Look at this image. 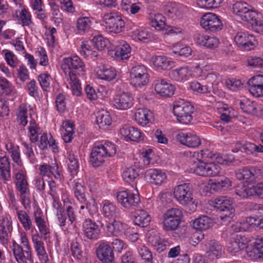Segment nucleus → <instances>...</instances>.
I'll use <instances>...</instances> for the list:
<instances>
[{
  "label": "nucleus",
  "instance_id": "nucleus-44",
  "mask_svg": "<svg viewBox=\"0 0 263 263\" xmlns=\"http://www.w3.org/2000/svg\"><path fill=\"white\" fill-rule=\"evenodd\" d=\"M258 173H259V170H256L254 167L250 168H242L239 169L236 173V177L239 180H251L256 177Z\"/></svg>",
  "mask_w": 263,
  "mask_h": 263
},
{
  "label": "nucleus",
  "instance_id": "nucleus-11",
  "mask_svg": "<svg viewBox=\"0 0 263 263\" xmlns=\"http://www.w3.org/2000/svg\"><path fill=\"white\" fill-rule=\"evenodd\" d=\"M116 198L118 202L126 209L137 206L140 202L139 196L129 190L118 192L117 193Z\"/></svg>",
  "mask_w": 263,
  "mask_h": 263
},
{
  "label": "nucleus",
  "instance_id": "nucleus-1",
  "mask_svg": "<svg viewBox=\"0 0 263 263\" xmlns=\"http://www.w3.org/2000/svg\"><path fill=\"white\" fill-rule=\"evenodd\" d=\"M61 68L67 77V87H70L72 93L80 96L82 89L79 80L71 70H78L79 75H83L85 71V65L77 55L64 58L61 62Z\"/></svg>",
  "mask_w": 263,
  "mask_h": 263
},
{
  "label": "nucleus",
  "instance_id": "nucleus-14",
  "mask_svg": "<svg viewBox=\"0 0 263 263\" xmlns=\"http://www.w3.org/2000/svg\"><path fill=\"white\" fill-rule=\"evenodd\" d=\"M84 236L89 239L97 240L100 235L102 224L99 225L90 218L85 219L82 223Z\"/></svg>",
  "mask_w": 263,
  "mask_h": 263
},
{
  "label": "nucleus",
  "instance_id": "nucleus-60",
  "mask_svg": "<svg viewBox=\"0 0 263 263\" xmlns=\"http://www.w3.org/2000/svg\"><path fill=\"white\" fill-rule=\"evenodd\" d=\"M92 43L98 50H102L109 45V41L102 35H98L94 36Z\"/></svg>",
  "mask_w": 263,
  "mask_h": 263
},
{
  "label": "nucleus",
  "instance_id": "nucleus-5",
  "mask_svg": "<svg viewBox=\"0 0 263 263\" xmlns=\"http://www.w3.org/2000/svg\"><path fill=\"white\" fill-rule=\"evenodd\" d=\"M173 195L175 199L182 206L195 203V200L193 197V190L190 183H184L175 186Z\"/></svg>",
  "mask_w": 263,
  "mask_h": 263
},
{
  "label": "nucleus",
  "instance_id": "nucleus-52",
  "mask_svg": "<svg viewBox=\"0 0 263 263\" xmlns=\"http://www.w3.org/2000/svg\"><path fill=\"white\" fill-rule=\"evenodd\" d=\"M232 186V181L227 177H223L220 180L213 182L211 184V189L216 192L224 191Z\"/></svg>",
  "mask_w": 263,
  "mask_h": 263
},
{
  "label": "nucleus",
  "instance_id": "nucleus-12",
  "mask_svg": "<svg viewBox=\"0 0 263 263\" xmlns=\"http://www.w3.org/2000/svg\"><path fill=\"white\" fill-rule=\"evenodd\" d=\"M145 180L152 184L160 186L167 180L165 172L158 168H150L145 171L144 174Z\"/></svg>",
  "mask_w": 263,
  "mask_h": 263
},
{
  "label": "nucleus",
  "instance_id": "nucleus-26",
  "mask_svg": "<svg viewBox=\"0 0 263 263\" xmlns=\"http://www.w3.org/2000/svg\"><path fill=\"white\" fill-rule=\"evenodd\" d=\"M39 170L43 176L51 178L53 177L57 180H61V174L57 163H52L51 165L43 164L40 166Z\"/></svg>",
  "mask_w": 263,
  "mask_h": 263
},
{
  "label": "nucleus",
  "instance_id": "nucleus-48",
  "mask_svg": "<svg viewBox=\"0 0 263 263\" xmlns=\"http://www.w3.org/2000/svg\"><path fill=\"white\" fill-rule=\"evenodd\" d=\"M131 34L134 39L143 42H148L152 36V34L149 28L136 29L133 31Z\"/></svg>",
  "mask_w": 263,
  "mask_h": 263
},
{
  "label": "nucleus",
  "instance_id": "nucleus-35",
  "mask_svg": "<svg viewBox=\"0 0 263 263\" xmlns=\"http://www.w3.org/2000/svg\"><path fill=\"white\" fill-rule=\"evenodd\" d=\"M170 77L178 82H185L191 77L190 67H181L171 70L169 73Z\"/></svg>",
  "mask_w": 263,
  "mask_h": 263
},
{
  "label": "nucleus",
  "instance_id": "nucleus-20",
  "mask_svg": "<svg viewBox=\"0 0 263 263\" xmlns=\"http://www.w3.org/2000/svg\"><path fill=\"white\" fill-rule=\"evenodd\" d=\"M240 107L243 112L257 117L263 115V105L250 100L245 99L240 102Z\"/></svg>",
  "mask_w": 263,
  "mask_h": 263
},
{
  "label": "nucleus",
  "instance_id": "nucleus-51",
  "mask_svg": "<svg viewBox=\"0 0 263 263\" xmlns=\"http://www.w3.org/2000/svg\"><path fill=\"white\" fill-rule=\"evenodd\" d=\"M16 215L18 219L26 231L33 229V226L29 214L24 210L16 211Z\"/></svg>",
  "mask_w": 263,
  "mask_h": 263
},
{
  "label": "nucleus",
  "instance_id": "nucleus-64",
  "mask_svg": "<svg viewBox=\"0 0 263 263\" xmlns=\"http://www.w3.org/2000/svg\"><path fill=\"white\" fill-rule=\"evenodd\" d=\"M28 110L26 106L21 105L18 108L17 119L20 124L25 126L28 122Z\"/></svg>",
  "mask_w": 263,
  "mask_h": 263
},
{
  "label": "nucleus",
  "instance_id": "nucleus-42",
  "mask_svg": "<svg viewBox=\"0 0 263 263\" xmlns=\"http://www.w3.org/2000/svg\"><path fill=\"white\" fill-rule=\"evenodd\" d=\"M213 225L212 220L206 216H200L192 221L193 228L200 231L209 229Z\"/></svg>",
  "mask_w": 263,
  "mask_h": 263
},
{
  "label": "nucleus",
  "instance_id": "nucleus-27",
  "mask_svg": "<svg viewBox=\"0 0 263 263\" xmlns=\"http://www.w3.org/2000/svg\"><path fill=\"white\" fill-rule=\"evenodd\" d=\"M96 252L98 257L104 263H110L114 258L112 250L106 243H101Z\"/></svg>",
  "mask_w": 263,
  "mask_h": 263
},
{
  "label": "nucleus",
  "instance_id": "nucleus-43",
  "mask_svg": "<svg viewBox=\"0 0 263 263\" xmlns=\"http://www.w3.org/2000/svg\"><path fill=\"white\" fill-rule=\"evenodd\" d=\"M233 200L228 196H219L211 201V205L219 211L233 206Z\"/></svg>",
  "mask_w": 263,
  "mask_h": 263
},
{
  "label": "nucleus",
  "instance_id": "nucleus-3",
  "mask_svg": "<svg viewBox=\"0 0 263 263\" xmlns=\"http://www.w3.org/2000/svg\"><path fill=\"white\" fill-rule=\"evenodd\" d=\"M117 148L115 144L109 141L104 143L96 144L92 148L90 162L94 167L101 165L106 158L115 155Z\"/></svg>",
  "mask_w": 263,
  "mask_h": 263
},
{
  "label": "nucleus",
  "instance_id": "nucleus-22",
  "mask_svg": "<svg viewBox=\"0 0 263 263\" xmlns=\"http://www.w3.org/2000/svg\"><path fill=\"white\" fill-rule=\"evenodd\" d=\"M250 93L256 98L263 97V75L257 74L248 81Z\"/></svg>",
  "mask_w": 263,
  "mask_h": 263
},
{
  "label": "nucleus",
  "instance_id": "nucleus-2",
  "mask_svg": "<svg viewBox=\"0 0 263 263\" xmlns=\"http://www.w3.org/2000/svg\"><path fill=\"white\" fill-rule=\"evenodd\" d=\"M233 12L241 20L251 24L257 32L263 34V14L251 9L248 4L238 2L232 7Z\"/></svg>",
  "mask_w": 263,
  "mask_h": 263
},
{
  "label": "nucleus",
  "instance_id": "nucleus-23",
  "mask_svg": "<svg viewBox=\"0 0 263 263\" xmlns=\"http://www.w3.org/2000/svg\"><path fill=\"white\" fill-rule=\"evenodd\" d=\"M12 250L14 257L18 263H26L27 261L31 260V249L24 248L13 240Z\"/></svg>",
  "mask_w": 263,
  "mask_h": 263
},
{
  "label": "nucleus",
  "instance_id": "nucleus-37",
  "mask_svg": "<svg viewBox=\"0 0 263 263\" xmlns=\"http://www.w3.org/2000/svg\"><path fill=\"white\" fill-rule=\"evenodd\" d=\"M218 112L220 114V119L228 122L237 116V112L227 104H218L217 107Z\"/></svg>",
  "mask_w": 263,
  "mask_h": 263
},
{
  "label": "nucleus",
  "instance_id": "nucleus-53",
  "mask_svg": "<svg viewBox=\"0 0 263 263\" xmlns=\"http://www.w3.org/2000/svg\"><path fill=\"white\" fill-rule=\"evenodd\" d=\"M235 193L237 195L242 198H247L255 194V192L253 189V184L251 183L238 187L235 190Z\"/></svg>",
  "mask_w": 263,
  "mask_h": 263
},
{
  "label": "nucleus",
  "instance_id": "nucleus-30",
  "mask_svg": "<svg viewBox=\"0 0 263 263\" xmlns=\"http://www.w3.org/2000/svg\"><path fill=\"white\" fill-rule=\"evenodd\" d=\"M31 238L34 248L36 252L39 259L42 262L46 263L48 260V255L42 238L38 234H33Z\"/></svg>",
  "mask_w": 263,
  "mask_h": 263
},
{
  "label": "nucleus",
  "instance_id": "nucleus-24",
  "mask_svg": "<svg viewBox=\"0 0 263 263\" xmlns=\"http://www.w3.org/2000/svg\"><path fill=\"white\" fill-rule=\"evenodd\" d=\"M151 63L157 70H166L174 66V62L163 55H154L151 58Z\"/></svg>",
  "mask_w": 263,
  "mask_h": 263
},
{
  "label": "nucleus",
  "instance_id": "nucleus-47",
  "mask_svg": "<svg viewBox=\"0 0 263 263\" xmlns=\"http://www.w3.org/2000/svg\"><path fill=\"white\" fill-rule=\"evenodd\" d=\"M72 185L74 196L80 202H84L86 200L85 187L82 180L80 179L74 180Z\"/></svg>",
  "mask_w": 263,
  "mask_h": 263
},
{
  "label": "nucleus",
  "instance_id": "nucleus-45",
  "mask_svg": "<svg viewBox=\"0 0 263 263\" xmlns=\"http://www.w3.org/2000/svg\"><path fill=\"white\" fill-rule=\"evenodd\" d=\"M106 227L108 232L117 236L124 234L127 225L120 221L114 220L112 222H107Z\"/></svg>",
  "mask_w": 263,
  "mask_h": 263
},
{
  "label": "nucleus",
  "instance_id": "nucleus-50",
  "mask_svg": "<svg viewBox=\"0 0 263 263\" xmlns=\"http://www.w3.org/2000/svg\"><path fill=\"white\" fill-rule=\"evenodd\" d=\"M151 25L157 30H162L165 29V18L159 13L152 14L149 18Z\"/></svg>",
  "mask_w": 263,
  "mask_h": 263
},
{
  "label": "nucleus",
  "instance_id": "nucleus-7",
  "mask_svg": "<svg viewBox=\"0 0 263 263\" xmlns=\"http://www.w3.org/2000/svg\"><path fill=\"white\" fill-rule=\"evenodd\" d=\"M194 107L191 104L183 100L178 101L173 107V112L178 122L187 124L192 120Z\"/></svg>",
  "mask_w": 263,
  "mask_h": 263
},
{
  "label": "nucleus",
  "instance_id": "nucleus-32",
  "mask_svg": "<svg viewBox=\"0 0 263 263\" xmlns=\"http://www.w3.org/2000/svg\"><path fill=\"white\" fill-rule=\"evenodd\" d=\"M134 117L135 121L139 125L145 126L151 122L153 116L152 112L149 109L140 108L137 109Z\"/></svg>",
  "mask_w": 263,
  "mask_h": 263
},
{
  "label": "nucleus",
  "instance_id": "nucleus-61",
  "mask_svg": "<svg viewBox=\"0 0 263 263\" xmlns=\"http://www.w3.org/2000/svg\"><path fill=\"white\" fill-rule=\"evenodd\" d=\"M82 204L80 208V212L86 209L88 211L90 215H92L96 213L98 211V206L96 201L94 199H92L90 201L86 202V200L84 202H81Z\"/></svg>",
  "mask_w": 263,
  "mask_h": 263
},
{
  "label": "nucleus",
  "instance_id": "nucleus-33",
  "mask_svg": "<svg viewBox=\"0 0 263 263\" xmlns=\"http://www.w3.org/2000/svg\"><path fill=\"white\" fill-rule=\"evenodd\" d=\"M5 149L6 153L10 156L13 161L17 165L21 166L22 162L19 146L11 141H7L5 142Z\"/></svg>",
  "mask_w": 263,
  "mask_h": 263
},
{
  "label": "nucleus",
  "instance_id": "nucleus-46",
  "mask_svg": "<svg viewBox=\"0 0 263 263\" xmlns=\"http://www.w3.org/2000/svg\"><path fill=\"white\" fill-rule=\"evenodd\" d=\"M96 122L99 128L105 129L111 124L112 119L108 111L102 110L97 112Z\"/></svg>",
  "mask_w": 263,
  "mask_h": 263
},
{
  "label": "nucleus",
  "instance_id": "nucleus-6",
  "mask_svg": "<svg viewBox=\"0 0 263 263\" xmlns=\"http://www.w3.org/2000/svg\"><path fill=\"white\" fill-rule=\"evenodd\" d=\"M130 83L136 88H141L149 82V75L147 68L143 65L133 67L130 71Z\"/></svg>",
  "mask_w": 263,
  "mask_h": 263
},
{
  "label": "nucleus",
  "instance_id": "nucleus-38",
  "mask_svg": "<svg viewBox=\"0 0 263 263\" xmlns=\"http://www.w3.org/2000/svg\"><path fill=\"white\" fill-rule=\"evenodd\" d=\"M133 220L135 224L141 227H145L149 224L151 217L145 210H138L134 214Z\"/></svg>",
  "mask_w": 263,
  "mask_h": 263
},
{
  "label": "nucleus",
  "instance_id": "nucleus-31",
  "mask_svg": "<svg viewBox=\"0 0 263 263\" xmlns=\"http://www.w3.org/2000/svg\"><path fill=\"white\" fill-rule=\"evenodd\" d=\"M148 242L159 253L165 250L166 242L161 238L156 231L149 232L147 234Z\"/></svg>",
  "mask_w": 263,
  "mask_h": 263
},
{
  "label": "nucleus",
  "instance_id": "nucleus-41",
  "mask_svg": "<svg viewBox=\"0 0 263 263\" xmlns=\"http://www.w3.org/2000/svg\"><path fill=\"white\" fill-rule=\"evenodd\" d=\"M92 23V20L89 17H79L76 22V29L78 32L81 34L88 32L91 29Z\"/></svg>",
  "mask_w": 263,
  "mask_h": 263
},
{
  "label": "nucleus",
  "instance_id": "nucleus-57",
  "mask_svg": "<svg viewBox=\"0 0 263 263\" xmlns=\"http://www.w3.org/2000/svg\"><path fill=\"white\" fill-rule=\"evenodd\" d=\"M80 52L84 57H96L98 55L97 51L88 43L87 41L82 42Z\"/></svg>",
  "mask_w": 263,
  "mask_h": 263
},
{
  "label": "nucleus",
  "instance_id": "nucleus-56",
  "mask_svg": "<svg viewBox=\"0 0 263 263\" xmlns=\"http://www.w3.org/2000/svg\"><path fill=\"white\" fill-rule=\"evenodd\" d=\"M67 161L68 170L72 175L77 174L79 167V163L77 157L73 153H70Z\"/></svg>",
  "mask_w": 263,
  "mask_h": 263
},
{
  "label": "nucleus",
  "instance_id": "nucleus-40",
  "mask_svg": "<svg viewBox=\"0 0 263 263\" xmlns=\"http://www.w3.org/2000/svg\"><path fill=\"white\" fill-rule=\"evenodd\" d=\"M34 221L40 232L43 235L49 233V229L43 217V214L40 209H36L33 215Z\"/></svg>",
  "mask_w": 263,
  "mask_h": 263
},
{
  "label": "nucleus",
  "instance_id": "nucleus-29",
  "mask_svg": "<svg viewBox=\"0 0 263 263\" xmlns=\"http://www.w3.org/2000/svg\"><path fill=\"white\" fill-rule=\"evenodd\" d=\"M98 78L107 81H111L117 76V71L111 67L102 65L98 66L95 70Z\"/></svg>",
  "mask_w": 263,
  "mask_h": 263
},
{
  "label": "nucleus",
  "instance_id": "nucleus-17",
  "mask_svg": "<svg viewBox=\"0 0 263 263\" xmlns=\"http://www.w3.org/2000/svg\"><path fill=\"white\" fill-rule=\"evenodd\" d=\"M234 41L240 49L246 50L253 49L256 44L255 36L247 32L237 33L235 36Z\"/></svg>",
  "mask_w": 263,
  "mask_h": 263
},
{
  "label": "nucleus",
  "instance_id": "nucleus-34",
  "mask_svg": "<svg viewBox=\"0 0 263 263\" xmlns=\"http://www.w3.org/2000/svg\"><path fill=\"white\" fill-rule=\"evenodd\" d=\"M206 246L207 256L210 259H218L221 256L222 248L218 241L211 240L207 242Z\"/></svg>",
  "mask_w": 263,
  "mask_h": 263
},
{
  "label": "nucleus",
  "instance_id": "nucleus-62",
  "mask_svg": "<svg viewBox=\"0 0 263 263\" xmlns=\"http://www.w3.org/2000/svg\"><path fill=\"white\" fill-rule=\"evenodd\" d=\"M242 152L247 154H252L254 152H263V146L261 145H257L250 142H245L242 147Z\"/></svg>",
  "mask_w": 263,
  "mask_h": 263
},
{
  "label": "nucleus",
  "instance_id": "nucleus-15",
  "mask_svg": "<svg viewBox=\"0 0 263 263\" xmlns=\"http://www.w3.org/2000/svg\"><path fill=\"white\" fill-rule=\"evenodd\" d=\"M115 48L109 50V54L118 60L128 59L130 54L129 45L124 40H119L115 43Z\"/></svg>",
  "mask_w": 263,
  "mask_h": 263
},
{
  "label": "nucleus",
  "instance_id": "nucleus-18",
  "mask_svg": "<svg viewBox=\"0 0 263 263\" xmlns=\"http://www.w3.org/2000/svg\"><path fill=\"white\" fill-rule=\"evenodd\" d=\"M120 134L126 141L139 142L144 140V135L137 127L124 126L120 130Z\"/></svg>",
  "mask_w": 263,
  "mask_h": 263
},
{
  "label": "nucleus",
  "instance_id": "nucleus-49",
  "mask_svg": "<svg viewBox=\"0 0 263 263\" xmlns=\"http://www.w3.org/2000/svg\"><path fill=\"white\" fill-rule=\"evenodd\" d=\"M102 213L104 216L108 218H113L118 214V208L116 205L109 200H104L102 202Z\"/></svg>",
  "mask_w": 263,
  "mask_h": 263
},
{
  "label": "nucleus",
  "instance_id": "nucleus-4",
  "mask_svg": "<svg viewBox=\"0 0 263 263\" xmlns=\"http://www.w3.org/2000/svg\"><path fill=\"white\" fill-rule=\"evenodd\" d=\"M182 218L183 213L181 210L177 208L167 210L162 217L163 229L166 232L175 231L180 224Z\"/></svg>",
  "mask_w": 263,
  "mask_h": 263
},
{
  "label": "nucleus",
  "instance_id": "nucleus-39",
  "mask_svg": "<svg viewBox=\"0 0 263 263\" xmlns=\"http://www.w3.org/2000/svg\"><path fill=\"white\" fill-rule=\"evenodd\" d=\"M246 241L244 236L236 235L230 240L228 246V250L232 253L238 252L245 248Z\"/></svg>",
  "mask_w": 263,
  "mask_h": 263
},
{
  "label": "nucleus",
  "instance_id": "nucleus-63",
  "mask_svg": "<svg viewBox=\"0 0 263 263\" xmlns=\"http://www.w3.org/2000/svg\"><path fill=\"white\" fill-rule=\"evenodd\" d=\"M37 80L43 90L47 91L51 80L50 75L47 73H41L39 75Z\"/></svg>",
  "mask_w": 263,
  "mask_h": 263
},
{
  "label": "nucleus",
  "instance_id": "nucleus-13",
  "mask_svg": "<svg viewBox=\"0 0 263 263\" xmlns=\"http://www.w3.org/2000/svg\"><path fill=\"white\" fill-rule=\"evenodd\" d=\"M114 108L121 110H127L134 105V99L128 92H122L114 96L112 100Z\"/></svg>",
  "mask_w": 263,
  "mask_h": 263
},
{
  "label": "nucleus",
  "instance_id": "nucleus-21",
  "mask_svg": "<svg viewBox=\"0 0 263 263\" xmlns=\"http://www.w3.org/2000/svg\"><path fill=\"white\" fill-rule=\"evenodd\" d=\"M153 86L156 92L161 96L170 97L175 91L174 86L162 78L156 79L153 82Z\"/></svg>",
  "mask_w": 263,
  "mask_h": 263
},
{
  "label": "nucleus",
  "instance_id": "nucleus-54",
  "mask_svg": "<svg viewBox=\"0 0 263 263\" xmlns=\"http://www.w3.org/2000/svg\"><path fill=\"white\" fill-rule=\"evenodd\" d=\"M137 248L138 253L143 261V263H153L152 254L145 245H139Z\"/></svg>",
  "mask_w": 263,
  "mask_h": 263
},
{
  "label": "nucleus",
  "instance_id": "nucleus-8",
  "mask_svg": "<svg viewBox=\"0 0 263 263\" xmlns=\"http://www.w3.org/2000/svg\"><path fill=\"white\" fill-rule=\"evenodd\" d=\"M15 184L17 190L20 192L22 202L25 209L30 205L31 203L29 185L26 176L23 170L15 173Z\"/></svg>",
  "mask_w": 263,
  "mask_h": 263
},
{
  "label": "nucleus",
  "instance_id": "nucleus-59",
  "mask_svg": "<svg viewBox=\"0 0 263 263\" xmlns=\"http://www.w3.org/2000/svg\"><path fill=\"white\" fill-rule=\"evenodd\" d=\"M139 176L137 170L133 167L126 168L123 172L122 177L124 180L127 182H133L138 178Z\"/></svg>",
  "mask_w": 263,
  "mask_h": 263
},
{
  "label": "nucleus",
  "instance_id": "nucleus-25",
  "mask_svg": "<svg viewBox=\"0 0 263 263\" xmlns=\"http://www.w3.org/2000/svg\"><path fill=\"white\" fill-rule=\"evenodd\" d=\"M11 180L10 161L7 156H0V183H7Z\"/></svg>",
  "mask_w": 263,
  "mask_h": 263
},
{
  "label": "nucleus",
  "instance_id": "nucleus-36",
  "mask_svg": "<svg viewBox=\"0 0 263 263\" xmlns=\"http://www.w3.org/2000/svg\"><path fill=\"white\" fill-rule=\"evenodd\" d=\"M15 14L23 26H29L33 23L32 15L28 9L23 5L15 10Z\"/></svg>",
  "mask_w": 263,
  "mask_h": 263
},
{
  "label": "nucleus",
  "instance_id": "nucleus-9",
  "mask_svg": "<svg viewBox=\"0 0 263 263\" xmlns=\"http://www.w3.org/2000/svg\"><path fill=\"white\" fill-rule=\"evenodd\" d=\"M191 170L196 175L202 177H213L218 175L220 172V167L214 162H198L192 164Z\"/></svg>",
  "mask_w": 263,
  "mask_h": 263
},
{
  "label": "nucleus",
  "instance_id": "nucleus-10",
  "mask_svg": "<svg viewBox=\"0 0 263 263\" xmlns=\"http://www.w3.org/2000/svg\"><path fill=\"white\" fill-rule=\"evenodd\" d=\"M103 22L106 28L110 32L119 33L122 32L125 28V22L121 15L117 12L105 14Z\"/></svg>",
  "mask_w": 263,
  "mask_h": 263
},
{
  "label": "nucleus",
  "instance_id": "nucleus-28",
  "mask_svg": "<svg viewBox=\"0 0 263 263\" xmlns=\"http://www.w3.org/2000/svg\"><path fill=\"white\" fill-rule=\"evenodd\" d=\"M195 39L197 44L209 49L216 48L219 44V40L216 37L202 33H197Z\"/></svg>",
  "mask_w": 263,
  "mask_h": 263
},
{
  "label": "nucleus",
  "instance_id": "nucleus-19",
  "mask_svg": "<svg viewBox=\"0 0 263 263\" xmlns=\"http://www.w3.org/2000/svg\"><path fill=\"white\" fill-rule=\"evenodd\" d=\"M176 139L182 145L190 148H196L201 143V139L194 133H179L176 136Z\"/></svg>",
  "mask_w": 263,
  "mask_h": 263
},
{
  "label": "nucleus",
  "instance_id": "nucleus-58",
  "mask_svg": "<svg viewBox=\"0 0 263 263\" xmlns=\"http://www.w3.org/2000/svg\"><path fill=\"white\" fill-rule=\"evenodd\" d=\"M29 132V138L32 143H34L38 140L39 136L40 135V128L36 125L35 120H31L29 122L28 127Z\"/></svg>",
  "mask_w": 263,
  "mask_h": 263
},
{
  "label": "nucleus",
  "instance_id": "nucleus-16",
  "mask_svg": "<svg viewBox=\"0 0 263 263\" xmlns=\"http://www.w3.org/2000/svg\"><path fill=\"white\" fill-rule=\"evenodd\" d=\"M200 24L204 29L212 32L219 31L222 27V24L219 17L212 13H207L203 15Z\"/></svg>",
  "mask_w": 263,
  "mask_h": 263
},
{
  "label": "nucleus",
  "instance_id": "nucleus-55",
  "mask_svg": "<svg viewBox=\"0 0 263 263\" xmlns=\"http://www.w3.org/2000/svg\"><path fill=\"white\" fill-rule=\"evenodd\" d=\"M190 87L193 92L197 93H209L212 91V86L208 85H202L196 81L191 82Z\"/></svg>",
  "mask_w": 263,
  "mask_h": 263
}]
</instances>
